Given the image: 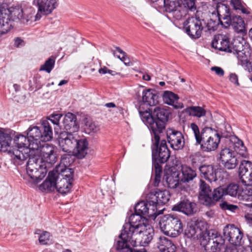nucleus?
<instances>
[{
	"instance_id": "47",
	"label": "nucleus",
	"mask_w": 252,
	"mask_h": 252,
	"mask_svg": "<svg viewBox=\"0 0 252 252\" xmlns=\"http://www.w3.org/2000/svg\"><path fill=\"white\" fill-rule=\"evenodd\" d=\"M225 195L226 192H225L224 188L220 187L215 189L212 192L211 196V201L210 202V206L213 204L215 201H219Z\"/></svg>"
},
{
	"instance_id": "22",
	"label": "nucleus",
	"mask_w": 252,
	"mask_h": 252,
	"mask_svg": "<svg viewBox=\"0 0 252 252\" xmlns=\"http://www.w3.org/2000/svg\"><path fill=\"white\" fill-rule=\"evenodd\" d=\"M2 8L10 17V20L14 23L15 21H21L23 23V15H22V9L21 3L9 7L5 3H1Z\"/></svg>"
},
{
	"instance_id": "36",
	"label": "nucleus",
	"mask_w": 252,
	"mask_h": 252,
	"mask_svg": "<svg viewBox=\"0 0 252 252\" xmlns=\"http://www.w3.org/2000/svg\"><path fill=\"white\" fill-rule=\"evenodd\" d=\"M217 12L218 16V23L223 24L221 20L222 19L225 21L230 18L231 16L230 12V9L229 7L223 3H218L217 6Z\"/></svg>"
},
{
	"instance_id": "32",
	"label": "nucleus",
	"mask_w": 252,
	"mask_h": 252,
	"mask_svg": "<svg viewBox=\"0 0 252 252\" xmlns=\"http://www.w3.org/2000/svg\"><path fill=\"white\" fill-rule=\"evenodd\" d=\"M158 97L155 90L145 89L142 92V101L150 106L156 105L158 103Z\"/></svg>"
},
{
	"instance_id": "58",
	"label": "nucleus",
	"mask_w": 252,
	"mask_h": 252,
	"mask_svg": "<svg viewBox=\"0 0 252 252\" xmlns=\"http://www.w3.org/2000/svg\"><path fill=\"white\" fill-rule=\"evenodd\" d=\"M196 234V229L194 225H188L186 229L185 230V234L188 238H191L195 236Z\"/></svg>"
},
{
	"instance_id": "45",
	"label": "nucleus",
	"mask_w": 252,
	"mask_h": 252,
	"mask_svg": "<svg viewBox=\"0 0 252 252\" xmlns=\"http://www.w3.org/2000/svg\"><path fill=\"white\" fill-rule=\"evenodd\" d=\"M179 175L178 172H174L171 174L167 176L166 181L169 188L175 189L177 187L180 181Z\"/></svg>"
},
{
	"instance_id": "60",
	"label": "nucleus",
	"mask_w": 252,
	"mask_h": 252,
	"mask_svg": "<svg viewBox=\"0 0 252 252\" xmlns=\"http://www.w3.org/2000/svg\"><path fill=\"white\" fill-rule=\"evenodd\" d=\"M62 115L60 114H57L52 115L51 116V118L49 119V120L55 125H58L59 123V121L61 118Z\"/></svg>"
},
{
	"instance_id": "8",
	"label": "nucleus",
	"mask_w": 252,
	"mask_h": 252,
	"mask_svg": "<svg viewBox=\"0 0 252 252\" xmlns=\"http://www.w3.org/2000/svg\"><path fill=\"white\" fill-rule=\"evenodd\" d=\"M159 228L165 234L176 237L183 231V225L180 220L176 216L166 215L162 217L158 223Z\"/></svg>"
},
{
	"instance_id": "29",
	"label": "nucleus",
	"mask_w": 252,
	"mask_h": 252,
	"mask_svg": "<svg viewBox=\"0 0 252 252\" xmlns=\"http://www.w3.org/2000/svg\"><path fill=\"white\" fill-rule=\"evenodd\" d=\"M199 171L206 180L210 182H215L217 180V172L212 165H203L199 167Z\"/></svg>"
},
{
	"instance_id": "34",
	"label": "nucleus",
	"mask_w": 252,
	"mask_h": 252,
	"mask_svg": "<svg viewBox=\"0 0 252 252\" xmlns=\"http://www.w3.org/2000/svg\"><path fill=\"white\" fill-rule=\"evenodd\" d=\"M224 23L228 25H231L237 32H242L245 30V23L240 16H231Z\"/></svg>"
},
{
	"instance_id": "17",
	"label": "nucleus",
	"mask_w": 252,
	"mask_h": 252,
	"mask_svg": "<svg viewBox=\"0 0 252 252\" xmlns=\"http://www.w3.org/2000/svg\"><path fill=\"white\" fill-rule=\"evenodd\" d=\"M166 135L168 142L173 150H179L184 148L185 140L181 132L169 128L167 130Z\"/></svg>"
},
{
	"instance_id": "53",
	"label": "nucleus",
	"mask_w": 252,
	"mask_h": 252,
	"mask_svg": "<svg viewBox=\"0 0 252 252\" xmlns=\"http://www.w3.org/2000/svg\"><path fill=\"white\" fill-rule=\"evenodd\" d=\"M189 10L185 8H184L183 6H182V5H178L176 10L173 14V16L177 20H180L182 18L186 16Z\"/></svg>"
},
{
	"instance_id": "18",
	"label": "nucleus",
	"mask_w": 252,
	"mask_h": 252,
	"mask_svg": "<svg viewBox=\"0 0 252 252\" xmlns=\"http://www.w3.org/2000/svg\"><path fill=\"white\" fill-rule=\"evenodd\" d=\"M172 210L182 212L185 215L191 216L197 211L196 204L188 198H183L177 204L174 205Z\"/></svg>"
},
{
	"instance_id": "38",
	"label": "nucleus",
	"mask_w": 252,
	"mask_h": 252,
	"mask_svg": "<svg viewBox=\"0 0 252 252\" xmlns=\"http://www.w3.org/2000/svg\"><path fill=\"white\" fill-rule=\"evenodd\" d=\"M230 142L235 151V152L237 153L242 157L246 158L247 154L246 148L244 145L243 142L236 136L232 137L230 138Z\"/></svg>"
},
{
	"instance_id": "5",
	"label": "nucleus",
	"mask_w": 252,
	"mask_h": 252,
	"mask_svg": "<svg viewBox=\"0 0 252 252\" xmlns=\"http://www.w3.org/2000/svg\"><path fill=\"white\" fill-rule=\"evenodd\" d=\"M169 112L166 109L159 107H156L151 113L146 125L150 130L152 136H155V144L159 139V134L162 133L165 128L168 121Z\"/></svg>"
},
{
	"instance_id": "43",
	"label": "nucleus",
	"mask_w": 252,
	"mask_h": 252,
	"mask_svg": "<svg viewBox=\"0 0 252 252\" xmlns=\"http://www.w3.org/2000/svg\"><path fill=\"white\" fill-rule=\"evenodd\" d=\"M242 189H240V193L238 199L241 201H249L252 200V185H244Z\"/></svg>"
},
{
	"instance_id": "62",
	"label": "nucleus",
	"mask_w": 252,
	"mask_h": 252,
	"mask_svg": "<svg viewBox=\"0 0 252 252\" xmlns=\"http://www.w3.org/2000/svg\"><path fill=\"white\" fill-rule=\"evenodd\" d=\"M230 81L237 86L239 85V83L238 82V76L235 73H231L230 74L229 77Z\"/></svg>"
},
{
	"instance_id": "6",
	"label": "nucleus",
	"mask_w": 252,
	"mask_h": 252,
	"mask_svg": "<svg viewBox=\"0 0 252 252\" xmlns=\"http://www.w3.org/2000/svg\"><path fill=\"white\" fill-rule=\"evenodd\" d=\"M27 164V173L31 181L36 184L42 180L47 173V165L37 155L29 156Z\"/></svg>"
},
{
	"instance_id": "4",
	"label": "nucleus",
	"mask_w": 252,
	"mask_h": 252,
	"mask_svg": "<svg viewBox=\"0 0 252 252\" xmlns=\"http://www.w3.org/2000/svg\"><path fill=\"white\" fill-rule=\"evenodd\" d=\"M29 147L31 150H37L41 142L50 140L53 132L48 121H44L41 127L31 126L26 131Z\"/></svg>"
},
{
	"instance_id": "61",
	"label": "nucleus",
	"mask_w": 252,
	"mask_h": 252,
	"mask_svg": "<svg viewBox=\"0 0 252 252\" xmlns=\"http://www.w3.org/2000/svg\"><path fill=\"white\" fill-rule=\"evenodd\" d=\"M211 70L215 72L216 74L220 76H222L224 74L223 69L218 66H214L211 68Z\"/></svg>"
},
{
	"instance_id": "14",
	"label": "nucleus",
	"mask_w": 252,
	"mask_h": 252,
	"mask_svg": "<svg viewBox=\"0 0 252 252\" xmlns=\"http://www.w3.org/2000/svg\"><path fill=\"white\" fill-rule=\"evenodd\" d=\"M224 240H227L230 244L239 246L242 245L243 232L234 224H229L225 226L223 229Z\"/></svg>"
},
{
	"instance_id": "56",
	"label": "nucleus",
	"mask_w": 252,
	"mask_h": 252,
	"mask_svg": "<svg viewBox=\"0 0 252 252\" xmlns=\"http://www.w3.org/2000/svg\"><path fill=\"white\" fill-rule=\"evenodd\" d=\"M164 5L166 11L173 12V14L177 7L176 2L173 0H164Z\"/></svg>"
},
{
	"instance_id": "3",
	"label": "nucleus",
	"mask_w": 252,
	"mask_h": 252,
	"mask_svg": "<svg viewBox=\"0 0 252 252\" xmlns=\"http://www.w3.org/2000/svg\"><path fill=\"white\" fill-rule=\"evenodd\" d=\"M14 133L6 129L0 133V151L7 152L15 165H21L27 158L28 149L23 148V150H14Z\"/></svg>"
},
{
	"instance_id": "24",
	"label": "nucleus",
	"mask_w": 252,
	"mask_h": 252,
	"mask_svg": "<svg viewBox=\"0 0 252 252\" xmlns=\"http://www.w3.org/2000/svg\"><path fill=\"white\" fill-rule=\"evenodd\" d=\"M63 123L66 132L76 133L79 129V125L77 122L76 116L73 113H68L65 114Z\"/></svg>"
},
{
	"instance_id": "21",
	"label": "nucleus",
	"mask_w": 252,
	"mask_h": 252,
	"mask_svg": "<svg viewBox=\"0 0 252 252\" xmlns=\"http://www.w3.org/2000/svg\"><path fill=\"white\" fill-rule=\"evenodd\" d=\"M233 52H234L237 55V58L239 60V63L246 67L249 72L252 70V65L251 63L248 61V57L243 51V46L239 42L235 41L233 43L232 47Z\"/></svg>"
},
{
	"instance_id": "1",
	"label": "nucleus",
	"mask_w": 252,
	"mask_h": 252,
	"mask_svg": "<svg viewBox=\"0 0 252 252\" xmlns=\"http://www.w3.org/2000/svg\"><path fill=\"white\" fill-rule=\"evenodd\" d=\"M128 223L131 232L132 247H145L152 240L154 231L148 220H142L140 216L134 215L129 219Z\"/></svg>"
},
{
	"instance_id": "37",
	"label": "nucleus",
	"mask_w": 252,
	"mask_h": 252,
	"mask_svg": "<svg viewBox=\"0 0 252 252\" xmlns=\"http://www.w3.org/2000/svg\"><path fill=\"white\" fill-rule=\"evenodd\" d=\"M72 187V182L66 180L64 178L57 179L56 189L57 191L63 194H65L69 192Z\"/></svg>"
},
{
	"instance_id": "52",
	"label": "nucleus",
	"mask_w": 252,
	"mask_h": 252,
	"mask_svg": "<svg viewBox=\"0 0 252 252\" xmlns=\"http://www.w3.org/2000/svg\"><path fill=\"white\" fill-rule=\"evenodd\" d=\"M55 61L53 57L49 58L40 68V70L45 71L50 73L54 67Z\"/></svg>"
},
{
	"instance_id": "64",
	"label": "nucleus",
	"mask_w": 252,
	"mask_h": 252,
	"mask_svg": "<svg viewBox=\"0 0 252 252\" xmlns=\"http://www.w3.org/2000/svg\"><path fill=\"white\" fill-rule=\"evenodd\" d=\"M245 218L247 223L252 226V214H247L245 215Z\"/></svg>"
},
{
	"instance_id": "33",
	"label": "nucleus",
	"mask_w": 252,
	"mask_h": 252,
	"mask_svg": "<svg viewBox=\"0 0 252 252\" xmlns=\"http://www.w3.org/2000/svg\"><path fill=\"white\" fill-rule=\"evenodd\" d=\"M230 3L235 10L245 15L248 19L252 18L251 9L242 0H231Z\"/></svg>"
},
{
	"instance_id": "9",
	"label": "nucleus",
	"mask_w": 252,
	"mask_h": 252,
	"mask_svg": "<svg viewBox=\"0 0 252 252\" xmlns=\"http://www.w3.org/2000/svg\"><path fill=\"white\" fill-rule=\"evenodd\" d=\"M131 231L128 222L123 225L121 234L116 240L114 245L116 249L119 252H131L132 237Z\"/></svg>"
},
{
	"instance_id": "19",
	"label": "nucleus",
	"mask_w": 252,
	"mask_h": 252,
	"mask_svg": "<svg viewBox=\"0 0 252 252\" xmlns=\"http://www.w3.org/2000/svg\"><path fill=\"white\" fill-rule=\"evenodd\" d=\"M212 47L220 51L231 53L232 48L227 35L218 34L214 36L212 42Z\"/></svg>"
},
{
	"instance_id": "20",
	"label": "nucleus",
	"mask_w": 252,
	"mask_h": 252,
	"mask_svg": "<svg viewBox=\"0 0 252 252\" xmlns=\"http://www.w3.org/2000/svg\"><path fill=\"white\" fill-rule=\"evenodd\" d=\"M170 198V194L168 190L164 189L158 190L154 192H151L147 194V198L150 202L157 205L165 204L167 203Z\"/></svg>"
},
{
	"instance_id": "28",
	"label": "nucleus",
	"mask_w": 252,
	"mask_h": 252,
	"mask_svg": "<svg viewBox=\"0 0 252 252\" xmlns=\"http://www.w3.org/2000/svg\"><path fill=\"white\" fill-rule=\"evenodd\" d=\"M88 149V142L86 139L77 138L74 148L72 150L73 153L78 158H82L87 154Z\"/></svg>"
},
{
	"instance_id": "39",
	"label": "nucleus",
	"mask_w": 252,
	"mask_h": 252,
	"mask_svg": "<svg viewBox=\"0 0 252 252\" xmlns=\"http://www.w3.org/2000/svg\"><path fill=\"white\" fill-rule=\"evenodd\" d=\"M53 171H55L57 176H60L61 178H64L71 182L73 180V171L68 167L56 166Z\"/></svg>"
},
{
	"instance_id": "57",
	"label": "nucleus",
	"mask_w": 252,
	"mask_h": 252,
	"mask_svg": "<svg viewBox=\"0 0 252 252\" xmlns=\"http://www.w3.org/2000/svg\"><path fill=\"white\" fill-rule=\"evenodd\" d=\"M50 237V233L47 231H43L39 236L38 240L41 245H47Z\"/></svg>"
},
{
	"instance_id": "11",
	"label": "nucleus",
	"mask_w": 252,
	"mask_h": 252,
	"mask_svg": "<svg viewBox=\"0 0 252 252\" xmlns=\"http://www.w3.org/2000/svg\"><path fill=\"white\" fill-rule=\"evenodd\" d=\"M184 28L189 37L193 39L199 38L203 29L200 19L195 17L188 18L184 23Z\"/></svg>"
},
{
	"instance_id": "63",
	"label": "nucleus",
	"mask_w": 252,
	"mask_h": 252,
	"mask_svg": "<svg viewBox=\"0 0 252 252\" xmlns=\"http://www.w3.org/2000/svg\"><path fill=\"white\" fill-rule=\"evenodd\" d=\"M117 58L122 61L125 64H128L129 63V60L126 54H125V56L124 55L122 56L120 55L117 56Z\"/></svg>"
},
{
	"instance_id": "31",
	"label": "nucleus",
	"mask_w": 252,
	"mask_h": 252,
	"mask_svg": "<svg viewBox=\"0 0 252 252\" xmlns=\"http://www.w3.org/2000/svg\"><path fill=\"white\" fill-rule=\"evenodd\" d=\"M13 143L14 146V150H23V148H26L28 149L27 152V158L29 157V152L32 150L29 148V143L28 142V137L23 135H15L14 134V138L13 140Z\"/></svg>"
},
{
	"instance_id": "10",
	"label": "nucleus",
	"mask_w": 252,
	"mask_h": 252,
	"mask_svg": "<svg viewBox=\"0 0 252 252\" xmlns=\"http://www.w3.org/2000/svg\"><path fill=\"white\" fill-rule=\"evenodd\" d=\"M147 201H141L137 203L135 206V214L131 215L129 219L134 215L140 216L141 219L147 220L144 216L148 217L149 218L155 220L158 215L157 213V208L155 206V204L150 202L148 199L147 196Z\"/></svg>"
},
{
	"instance_id": "23",
	"label": "nucleus",
	"mask_w": 252,
	"mask_h": 252,
	"mask_svg": "<svg viewBox=\"0 0 252 252\" xmlns=\"http://www.w3.org/2000/svg\"><path fill=\"white\" fill-rule=\"evenodd\" d=\"M1 7L0 2V36L7 33L13 27L10 17Z\"/></svg>"
},
{
	"instance_id": "2",
	"label": "nucleus",
	"mask_w": 252,
	"mask_h": 252,
	"mask_svg": "<svg viewBox=\"0 0 252 252\" xmlns=\"http://www.w3.org/2000/svg\"><path fill=\"white\" fill-rule=\"evenodd\" d=\"M190 127L192 130L196 143L200 145L204 152L214 151L217 149L220 142V135L210 127H204L201 131L194 123H191Z\"/></svg>"
},
{
	"instance_id": "54",
	"label": "nucleus",
	"mask_w": 252,
	"mask_h": 252,
	"mask_svg": "<svg viewBox=\"0 0 252 252\" xmlns=\"http://www.w3.org/2000/svg\"><path fill=\"white\" fill-rule=\"evenodd\" d=\"M182 6L190 11H194L196 7L195 0H181Z\"/></svg>"
},
{
	"instance_id": "42",
	"label": "nucleus",
	"mask_w": 252,
	"mask_h": 252,
	"mask_svg": "<svg viewBox=\"0 0 252 252\" xmlns=\"http://www.w3.org/2000/svg\"><path fill=\"white\" fill-rule=\"evenodd\" d=\"M22 15H23V23H25L29 21L35 12V10L28 3L23 2L21 3Z\"/></svg>"
},
{
	"instance_id": "27",
	"label": "nucleus",
	"mask_w": 252,
	"mask_h": 252,
	"mask_svg": "<svg viewBox=\"0 0 252 252\" xmlns=\"http://www.w3.org/2000/svg\"><path fill=\"white\" fill-rule=\"evenodd\" d=\"M57 178L59 180L60 176H57L53 170L50 171L48 179L39 186L40 189L47 192L54 191L56 189Z\"/></svg>"
},
{
	"instance_id": "51",
	"label": "nucleus",
	"mask_w": 252,
	"mask_h": 252,
	"mask_svg": "<svg viewBox=\"0 0 252 252\" xmlns=\"http://www.w3.org/2000/svg\"><path fill=\"white\" fill-rule=\"evenodd\" d=\"M252 170V163L247 160H242L239 168V175L246 174L249 171Z\"/></svg>"
},
{
	"instance_id": "55",
	"label": "nucleus",
	"mask_w": 252,
	"mask_h": 252,
	"mask_svg": "<svg viewBox=\"0 0 252 252\" xmlns=\"http://www.w3.org/2000/svg\"><path fill=\"white\" fill-rule=\"evenodd\" d=\"M239 177L241 182L244 185H252V169Z\"/></svg>"
},
{
	"instance_id": "16",
	"label": "nucleus",
	"mask_w": 252,
	"mask_h": 252,
	"mask_svg": "<svg viewBox=\"0 0 252 252\" xmlns=\"http://www.w3.org/2000/svg\"><path fill=\"white\" fill-rule=\"evenodd\" d=\"M220 158L221 163L227 169H234L239 163L236 153L228 148L220 151Z\"/></svg>"
},
{
	"instance_id": "15",
	"label": "nucleus",
	"mask_w": 252,
	"mask_h": 252,
	"mask_svg": "<svg viewBox=\"0 0 252 252\" xmlns=\"http://www.w3.org/2000/svg\"><path fill=\"white\" fill-rule=\"evenodd\" d=\"M160 139L157 144H155V136H152L153 145L152 146L153 156H158V161L163 163L165 162L170 157V151L165 140H162L159 144Z\"/></svg>"
},
{
	"instance_id": "35",
	"label": "nucleus",
	"mask_w": 252,
	"mask_h": 252,
	"mask_svg": "<svg viewBox=\"0 0 252 252\" xmlns=\"http://www.w3.org/2000/svg\"><path fill=\"white\" fill-rule=\"evenodd\" d=\"M179 97L177 94L170 91H165L163 94V101L170 105L173 106L176 109L183 108V104L178 103L177 101Z\"/></svg>"
},
{
	"instance_id": "12",
	"label": "nucleus",
	"mask_w": 252,
	"mask_h": 252,
	"mask_svg": "<svg viewBox=\"0 0 252 252\" xmlns=\"http://www.w3.org/2000/svg\"><path fill=\"white\" fill-rule=\"evenodd\" d=\"M32 150L35 152L33 155L38 156L46 164H52L56 161L57 158L54 154V147L45 142H41L38 149Z\"/></svg>"
},
{
	"instance_id": "46",
	"label": "nucleus",
	"mask_w": 252,
	"mask_h": 252,
	"mask_svg": "<svg viewBox=\"0 0 252 252\" xmlns=\"http://www.w3.org/2000/svg\"><path fill=\"white\" fill-rule=\"evenodd\" d=\"M187 112L190 115L198 118L206 114V110L200 106H191L187 109Z\"/></svg>"
},
{
	"instance_id": "13",
	"label": "nucleus",
	"mask_w": 252,
	"mask_h": 252,
	"mask_svg": "<svg viewBox=\"0 0 252 252\" xmlns=\"http://www.w3.org/2000/svg\"><path fill=\"white\" fill-rule=\"evenodd\" d=\"M78 135L76 133L62 131L58 137L59 145L62 151L70 153L74 148Z\"/></svg>"
},
{
	"instance_id": "44",
	"label": "nucleus",
	"mask_w": 252,
	"mask_h": 252,
	"mask_svg": "<svg viewBox=\"0 0 252 252\" xmlns=\"http://www.w3.org/2000/svg\"><path fill=\"white\" fill-rule=\"evenodd\" d=\"M162 166L156 160L153 162V173L155 174L154 186L158 187L160 182L162 174Z\"/></svg>"
},
{
	"instance_id": "7",
	"label": "nucleus",
	"mask_w": 252,
	"mask_h": 252,
	"mask_svg": "<svg viewBox=\"0 0 252 252\" xmlns=\"http://www.w3.org/2000/svg\"><path fill=\"white\" fill-rule=\"evenodd\" d=\"M201 245L207 252H225L224 239L215 230L204 233L201 238Z\"/></svg>"
},
{
	"instance_id": "50",
	"label": "nucleus",
	"mask_w": 252,
	"mask_h": 252,
	"mask_svg": "<svg viewBox=\"0 0 252 252\" xmlns=\"http://www.w3.org/2000/svg\"><path fill=\"white\" fill-rule=\"evenodd\" d=\"M85 125L84 129L86 132L90 133L92 132H96L99 130V127L91 119L86 118L84 120Z\"/></svg>"
},
{
	"instance_id": "49",
	"label": "nucleus",
	"mask_w": 252,
	"mask_h": 252,
	"mask_svg": "<svg viewBox=\"0 0 252 252\" xmlns=\"http://www.w3.org/2000/svg\"><path fill=\"white\" fill-rule=\"evenodd\" d=\"M73 152L70 153H66L62 155L60 163L58 166L68 167L74 160V156L72 155Z\"/></svg>"
},
{
	"instance_id": "41",
	"label": "nucleus",
	"mask_w": 252,
	"mask_h": 252,
	"mask_svg": "<svg viewBox=\"0 0 252 252\" xmlns=\"http://www.w3.org/2000/svg\"><path fill=\"white\" fill-rule=\"evenodd\" d=\"M150 105L146 104L143 101L140 102L138 112L142 121L146 125L148 122L149 118L151 116L152 111L150 109Z\"/></svg>"
},
{
	"instance_id": "40",
	"label": "nucleus",
	"mask_w": 252,
	"mask_h": 252,
	"mask_svg": "<svg viewBox=\"0 0 252 252\" xmlns=\"http://www.w3.org/2000/svg\"><path fill=\"white\" fill-rule=\"evenodd\" d=\"M196 176V172L190 167L184 166L182 169V176L180 177V182L183 183H188Z\"/></svg>"
},
{
	"instance_id": "59",
	"label": "nucleus",
	"mask_w": 252,
	"mask_h": 252,
	"mask_svg": "<svg viewBox=\"0 0 252 252\" xmlns=\"http://www.w3.org/2000/svg\"><path fill=\"white\" fill-rule=\"evenodd\" d=\"M220 206L221 209L223 210H229L232 212H235L236 210L238 209V207L237 205L230 204L226 202H223L221 203Z\"/></svg>"
},
{
	"instance_id": "48",
	"label": "nucleus",
	"mask_w": 252,
	"mask_h": 252,
	"mask_svg": "<svg viewBox=\"0 0 252 252\" xmlns=\"http://www.w3.org/2000/svg\"><path fill=\"white\" fill-rule=\"evenodd\" d=\"M224 189L225 192H226V195L238 198V195L240 193V189L237 184H230Z\"/></svg>"
},
{
	"instance_id": "30",
	"label": "nucleus",
	"mask_w": 252,
	"mask_h": 252,
	"mask_svg": "<svg viewBox=\"0 0 252 252\" xmlns=\"http://www.w3.org/2000/svg\"><path fill=\"white\" fill-rule=\"evenodd\" d=\"M157 245L161 252H175L176 249L172 242L165 236L159 237Z\"/></svg>"
},
{
	"instance_id": "25",
	"label": "nucleus",
	"mask_w": 252,
	"mask_h": 252,
	"mask_svg": "<svg viewBox=\"0 0 252 252\" xmlns=\"http://www.w3.org/2000/svg\"><path fill=\"white\" fill-rule=\"evenodd\" d=\"M200 192L198 196L200 202L206 206H210L211 196L212 193L209 186L204 181H200Z\"/></svg>"
},
{
	"instance_id": "26",
	"label": "nucleus",
	"mask_w": 252,
	"mask_h": 252,
	"mask_svg": "<svg viewBox=\"0 0 252 252\" xmlns=\"http://www.w3.org/2000/svg\"><path fill=\"white\" fill-rule=\"evenodd\" d=\"M38 6V11L42 14L47 15L56 8V0H33Z\"/></svg>"
}]
</instances>
